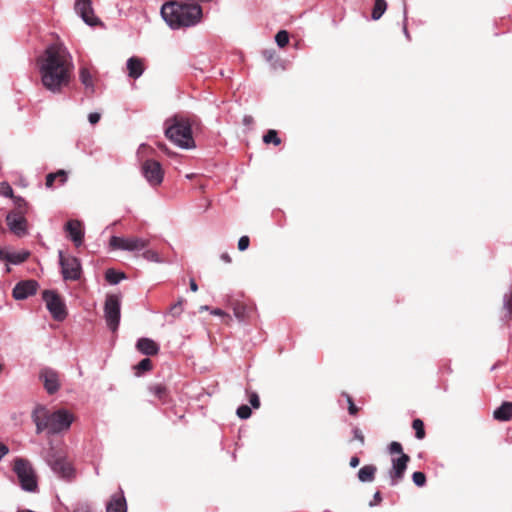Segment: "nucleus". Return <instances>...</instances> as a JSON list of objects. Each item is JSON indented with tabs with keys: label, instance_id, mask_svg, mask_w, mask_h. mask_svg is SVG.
<instances>
[{
	"label": "nucleus",
	"instance_id": "f257e3e1",
	"mask_svg": "<svg viewBox=\"0 0 512 512\" xmlns=\"http://www.w3.org/2000/svg\"><path fill=\"white\" fill-rule=\"evenodd\" d=\"M43 87L54 93H61L70 85L74 64L72 57L63 46L51 44L37 59Z\"/></svg>",
	"mask_w": 512,
	"mask_h": 512
},
{
	"label": "nucleus",
	"instance_id": "f03ea898",
	"mask_svg": "<svg viewBox=\"0 0 512 512\" xmlns=\"http://www.w3.org/2000/svg\"><path fill=\"white\" fill-rule=\"evenodd\" d=\"M160 13L163 20L172 30L194 27L201 22L203 17L200 4L179 0L165 2L161 7Z\"/></svg>",
	"mask_w": 512,
	"mask_h": 512
},
{
	"label": "nucleus",
	"instance_id": "7ed1b4c3",
	"mask_svg": "<svg viewBox=\"0 0 512 512\" xmlns=\"http://www.w3.org/2000/svg\"><path fill=\"white\" fill-rule=\"evenodd\" d=\"M164 134L181 149L195 148L192 124L188 118L173 115L164 121Z\"/></svg>",
	"mask_w": 512,
	"mask_h": 512
},
{
	"label": "nucleus",
	"instance_id": "20e7f679",
	"mask_svg": "<svg viewBox=\"0 0 512 512\" xmlns=\"http://www.w3.org/2000/svg\"><path fill=\"white\" fill-rule=\"evenodd\" d=\"M13 471L19 479L22 490L30 493L38 490L35 471L28 460L19 457L16 458L14 461Z\"/></svg>",
	"mask_w": 512,
	"mask_h": 512
},
{
	"label": "nucleus",
	"instance_id": "39448f33",
	"mask_svg": "<svg viewBox=\"0 0 512 512\" xmlns=\"http://www.w3.org/2000/svg\"><path fill=\"white\" fill-rule=\"evenodd\" d=\"M104 318L107 327L112 332H116L121 320V295L109 294L104 303Z\"/></svg>",
	"mask_w": 512,
	"mask_h": 512
},
{
	"label": "nucleus",
	"instance_id": "423d86ee",
	"mask_svg": "<svg viewBox=\"0 0 512 512\" xmlns=\"http://www.w3.org/2000/svg\"><path fill=\"white\" fill-rule=\"evenodd\" d=\"M42 299L46 308L55 321L62 322L68 316V311L63 298L54 290H44Z\"/></svg>",
	"mask_w": 512,
	"mask_h": 512
},
{
	"label": "nucleus",
	"instance_id": "0eeeda50",
	"mask_svg": "<svg viewBox=\"0 0 512 512\" xmlns=\"http://www.w3.org/2000/svg\"><path fill=\"white\" fill-rule=\"evenodd\" d=\"M46 463L59 478L64 480H71L74 477V468L73 466L66 460V458L51 449L48 451L46 456Z\"/></svg>",
	"mask_w": 512,
	"mask_h": 512
},
{
	"label": "nucleus",
	"instance_id": "6e6552de",
	"mask_svg": "<svg viewBox=\"0 0 512 512\" xmlns=\"http://www.w3.org/2000/svg\"><path fill=\"white\" fill-rule=\"evenodd\" d=\"M61 274L65 281H78L82 276V264L75 256L65 257L62 250L58 252Z\"/></svg>",
	"mask_w": 512,
	"mask_h": 512
},
{
	"label": "nucleus",
	"instance_id": "1a4fd4ad",
	"mask_svg": "<svg viewBox=\"0 0 512 512\" xmlns=\"http://www.w3.org/2000/svg\"><path fill=\"white\" fill-rule=\"evenodd\" d=\"M74 421V415L65 408L52 412L49 423V435H57L70 428Z\"/></svg>",
	"mask_w": 512,
	"mask_h": 512
},
{
	"label": "nucleus",
	"instance_id": "9d476101",
	"mask_svg": "<svg viewBox=\"0 0 512 512\" xmlns=\"http://www.w3.org/2000/svg\"><path fill=\"white\" fill-rule=\"evenodd\" d=\"M141 172L150 186L156 187L163 182L164 172L160 162L154 159H147L142 164Z\"/></svg>",
	"mask_w": 512,
	"mask_h": 512
},
{
	"label": "nucleus",
	"instance_id": "9b49d317",
	"mask_svg": "<svg viewBox=\"0 0 512 512\" xmlns=\"http://www.w3.org/2000/svg\"><path fill=\"white\" fill-rule=\"evenodd\" d=\"M38 377L47 394L54 395L59 391L61 387L60 375L55 369L48 366L43 367Z\"/></svg>",
	"mask_w": 512,
	"mask_h": 512
},
{
	"label": "nucleus",
	"instance_id": "f8f14e48",
	"mask_svg": "<svg viewBox=\"0 0 512 512\" xmlns=\"http://www.w3.org/2000/svg\"><path fill=\"white\" fill-rule=\"evenodd\" d=\"M409 461L410 456L407 454H403V456L392 458V466L391 469L388 471L390 486H397L404 479Z\"/></svg>",
	"mask_w": 512,
	"mask_h": 512
},
{
	"label": "nucleus",
	"instance_id": "ddd939ff",
	"mask_svg": "<svg viewBox=\"0 0 512 512\" xmlns=\"http://www.w3.org/2000/svg\"><path fill=\"white\" fill-rule=\"evenodd\" d=\"M51 414L45 405L37 404L34 407L31 419L36 426V434H41L44 431L48 433Z\"/></svg>",
	"mask_w": 512,
	"mask_h": 512
},
{
	"label": "nucleus",
	"instance_id": "4468645a",
	"mask_svg": "<svg viewBox=\"0 0 512 512\" xmlns=\"http://www.w3.org/2000/svg\"><path fill=\"white\" fill-rule=\"evenodd\" d=\"M6 223L9 230L17 237H24L28 234L27 220L25 214L10 211L6 215Z\"/></svg>",
	"mask_w": 512,
	"mask_h": 512
},
{
	"label": "nucleus",
	"instance_id": "2eb2a0df",
	"mask_svg": "<svg viewBox=\"0 0 512 512\" xmlns=\"http://www.w3.org/2000/svg\"><path fill=\"white\" fill-rule=\"evenodd\" d=\"M39 283L34 279L21 280L13 288L12 295L16 300H24L37 293Z\"/></svg>",
	"mask_w": 512,
	"mask_h": 512
},
{
	"label": "nucleus",
	"instance_id": "dca6fc26",
	"mask_svg": "<svg viewBox=\"0 0 512 512\" xmlns=\"http://www.w3.org/2000/svg\"><path fill=\"white\" fill-rule=\"evenodd\" d=\"M75 10L82 20L89 26H94L98 18L94 16L91 0H77Z\"/></svg>",
	"mask_w": 512,
	"mask_h": 512
},
{
	"label": "nucleus",
	"instance_id": "f3484780",
	"mask_svg": "<svg viewBox=\"0 0 512 512\" xmlns=\"http://www.w3.org/2000/svg\"><path fill=\"white\" fill-rule=\"evenodd\" d=\"M64 230L67 232L69 239L74 243L76 247H80L84 240V231L81 227V222L78 220H69Z\"/></svg>",
	"mask_w": 512,
	"mask_h": 512
},
{
	"label": "nucleus",
	"instance_id": "a211bd4d",
	"mask_svg": "<svg viewBox=\"0 0 512 512\" xmlns=\"http://www.w3.org/2000/svg\"><path fill=\"white\" fill-rule=\"evenodd\" d=\"M136 349L143 355L154 356L158 354L160 347L153 339L141 337L136 342Z\"/></svg>",
	"mask_w": 512,
	"mask_h": 512
},
{
	"label": "nucleus",
	"instance_id": "6ab92c4d",
	"mask_svg": "<svg viewBox=\"0 0 512 512\" xmlns=\"http://www.w3.org/2000/svg\"><path fill=\"white\" fill-rule=\"evenodd\" d=\"M106 512H127V502L122 490L111 496Z\"/></svg>",
	"mask_w": 512,
	"mask_h": 512
},
{
	"label": "nucleus",
	"instance_id": "aec40b11",
	"mask_svg": "<svg viewBox=\"0 0 512 512\" xmlns=\"http://www.w3.org/2000/svg\"><path fill=\"white\" fill-rule=\"evenodd\" d=\"M126 67L128 70V76L133 79L140 78L144 72L143 62L136 56H132L127 60Z\"/></svg>",
	"mask_w": 512,
	"mask_h": 512
},
{
	"label": "nucleus",
	"instance_id": "412c9836",
	"mask_svg": "<svg viewBox=\"0 0 512 512\" xmlns=\"http://www.w3.org/2000/svg\"><path fill=\"white\" fill-rule=\"evenodd\" d=\"M149 241L139 237H126L124 251L134 252L144 250Z\"/></svg>",
	"mask_w": 512,
	"mask_h": 512
},
{
	"label": "nucleus",
	"instance_id": "4be33fe9",
	"mask_svg": "<svg viewBox=\"0 0 512 512\" xmlns=\"http://www.w3.org/2000/svg\"><path fill=\"white\" fill-rule=\"evenodd\" d=\"M493 417L499 421H509L512 419V402L504 401L493 412Z\"/></svg>",
	"mask_w": 512,
	"mask_h": 512
},
{
	"label": "nucleus",
	"instance_id": "5701e85b",
	"mask_svg": "<svg viewBox=\"0 0 512 512\" xmlns=\"http://www.w3.org/2000/svg\"><path fill=\"white\" fill-rule=\"evenodd\" d=\"M79 79H80V82L83 84V86L85 87V89L88 92L94 93L95 86H94L93 76H92L90 70L86 66H81L79 68Z\"/></svg>",
	"mask_w": 512,
	"mask_h": 512
},
{
	"label": "nucleus",
	"instance_id": "b1692460",
	"mask_svg": "<svg viewBox=\"0 0 512 512\" xmlns=\"http://www.w3.org/2000/svg\"><path fill=\"white\" fill-rule=\"evenodd\" d=\"M377 467L373 464L364 465L357 473L358 480L362 483L372 482L375 478Z\"/></svg>",
	"mask_w": 512,
	"mask_h": 512
},
{
	"label": "nucleus",
	"instance_id": "393cba45",
	"mask_svg": "<svg viewBox=\"0 0 512 512\" xmlns=\"http://www.w3.org/2000/svg\"><path fill=\"white\" fill-rule=\"evenodd\" d=\"M56 179H59V185H64L68 180L67 172L63 169H60L57 172L47 174L45 186L50 189L53 188Z\"/></svg>",
	"mask_w": 512,
	"mask_h": 512
},
{
	"label": "nucleus",
	"instance_id": "a878e982",
	"mask_svg": "<svg viewBox=\"0 0 512 512\" xmlns=\"http://www.w3.org/2000/svg\"><path fill=\"white\" fill-rule=\"evenodd\" d=\"M503 310L505 313L502 316V321L512 320V283L509 290L503 295Z\"/></svg>",
	"mask_w": 512,
	"mask_h": 512
},
{
	"label": "nucleus",
	"instance_id": "bb28decb",
	"mask_svg": "<svg viewBox=\"0 0 512 512\" xmlns=\"http://www.w3.org/2000/svg\"><path fill=\"white\" fill-rule=\"evenodd\" d=\"M105 280L110 284V285H117L119 284L122 280H125L127 278L126 274L122 271H117L113 268H109L105 271Z\"/></svg>",
	"mask_w": 512,
	"mask_h": 512
},
{
	"label": "nucleus",
	"instance_id": "cd10ccee",
	"mask_svg": "<svg viewBox=\"0 0 512 512\" xmlns=\"http://www.w3.org/2000/svg\"><path fill=\"white\" fill-rule=\"evenodd\" d=\"M152 368V361L148 357L143 358L133 367L136 377H141L144 373L152 370Z\"/></svg>",
	"mask_w": 512,
	"mask_h": 512
},
{
	"label": "nucleus",
	"instance_id": "c85d7f7f",
	"mask_svg": "<svg viewBox=\"0 0 512 512\" xmlns=\"http://www.w3.org/2000/svg\"><path fill=\"white\" fill-rule=\"evenodd\" d=\"M149 392L157 397L160 401L163 403H166L167 397H168V390L166 386L162 384H156V385H150L148 387Z\"/></svg>",
	"mask_w": 512,
	"mask_h": 512
},
{
	"label": "nucleus",
	"instance_id": "c756f323",
	"mask_svg": "<svg viewBox=\"0 0 512 512\" xmlns=\"http://www.w3.org/2000/svg\"><path fill=\"white\" fill-rule=\"evenodd\" d=\"M387 10V2L385 0H375L371 13V19L379 20Z\"/></svg>",
	"mask_w": 512,
	"mask_h": 512
},
{
	"label": "nucleus",
	"instance_id": "7c9ffc66",
	"mask_svg": "<svg viewBox=\"0 0 512 512\" xmlns=\"http://www.w3.org/2000/svg\"><path fill=\"white\" fill-rule=\"evenodd\" d=\"M30 256V252L27 250H22L18 252H10L8 263L12 265H20L25 262Z\"/></svg>",
	"mask_w": 512,
	"mask_h": 512
},
{
	"label": "nucleus",
	"instance_id": "2f4dec72",
	"mask_svg": "<svg viewBox=\"0 0 512 512\" xmlns=\"http://www.w3.org/2000/svg\"><path fill=\"white\" fill-rule=\"evenodd\" d=\"M263 142L265 144H273L275 146H278L281 144V139L278 136V132L274 129H269L264 135H263Z\"/></svg>",
	"mask_w": 512,
	"mask_h": 512
},
{
	"label": "nucleus",
	"instance_id": "473e14b6",
	"mask_svg": "<svg viewBox=\"0 0 512 512\" xmlns=\"http://www.w3.org/2000/svg\"><path fill=\"white\" fill-rule=\"evenodd\" d=\"M12 199L14 205L16 206L14 211L19 214H27L29 208L27 201L21 196H13Z\"/></svg>",
	"mask_w": 512,
	"mask_h": 512
},
{
	"label": "nucleus",
	"instance_id": "72a5a7b5",
	"mask_svg": "<svg viewBox=\"0 0 512 512\" xmlns=\"http://www.w3.org/2000/svg\"><path fill=\"white\" fill-rule=\"evenodd\" d=\"M289 33L286 30H280L275 35V42L279 48H284L289 43Z\"/></svg>",
	"mask_w": 512,
	"mask_h": 512
},
{
	"label": "nucleus",
	"instance_id": "f704fd0d",
	"mask_svg": "<svg viewBox=\"0 0 512 512\" xmlns=\"http://www.w3.org/2000/svg\"><path fill=\"white\" fill-rule=\"evenodd\" d=\"M412 427L415 430V437L422 440L425 437L424 422L421 419L416 418L412 422Z\"/></svg>",
	"mask_w": 512,
	"mask_h": 512
},
{
	"label": "nucleus",
	"instance_id": "c9c22d12",
	"mask_svg": "<svg viewBox=\"0 0 512 512\" xmlns=\"http://www.w3.org/2000/svg\"><path fill=\"white\" fill-rule=\"evenodd\" d=\"M141 256L149 262H154V263H162L163 262V259L159 256V254L155 250H152V249L144 250L142 252Z\"/></svg>",
	"mask_w": 512,
	"mask_h": 512
},
{
	"label": "nucleus",
	"instance_id": "e433bc0d",
	"mask_svg": "<svg viewBox=\"0 0 512 512\" xmlns=\"http://www.w3.org/2000/svg\"><path fill=\"white\" fill-rule=\"evenodd\" d=\"M183 302L184 299L179 298V300L170 307L169 315L173 318H178L183 312Z\"/></svg>",
	"mask_w": 512,
	"mask_h": 512
},
{
	"label": "nucleus",
	"instance_id": "4c0bfd02",
	"mask_svg": "<svg viewBox=\"0 0 512 512\" xmlns=\"http://www.w3.org/2000/svg\"><path fill=\"white\" fill-rule=\"evenodd\" d=\"M251 408H252L251 406L242 404L237 408L236 414L240 419L246 420V419L250 418V416L252 414Z\"/></svg>",
	"mask_w": 512,
	"mask_h": 512
},
{
	"label": "nucleus",
	"instance_id": "58836bf2",
	"mask_svg": "<svg viewBox=\"0 0 512 512\" xmlns=\"http://www.w3.org/2000/svg\"><path fill=\"white\" fill-rule=\"evenodd\" d=\"M125 239H126V237L111 236L110 241H109L110 246L113 249L124 251Z\"/></svg>",
	"mask_w": 512,
	"mask_h": 512
},
{
	"label": "nucleus",
	"instance_id": "ea45409f",
	"mask_svg": "<svg viewBox=\"0 0 512 512\" xmlns=\"http://www.w3.org/2000/svg\"><path fill=\"white\" fill-rule=\"evenodd\" d=\"M412 481L417 487H423L426 484V475L421 471H415L412 474Z\"/></svg>",
	"mask_w": 512,
	"mask_h": 512
},
{
	"label": "nucleus",
	"instance_id": "a19ab883",
	"mask_svg": "<svg viewBox=\"0 0 512 512\" xmlns=\"http://www.w3.org/2000/svg\"><path fill=\"white\" fill-rule=\"evenodd\" d=\"M407 22H408L407 4H406V2H404V4H403V27H402V30H403V34L405 35L406 39L410 41L411 40V36H410V33L408 31V28H407Z\"/></svg>",
	"mask_w": 512,
	"mask_h": 512
},
{
	"label": "nucleus",
	"instance_id": "79ce46f5",
	"mask_svg": "<svg viewBox=\"0 0 512 512\" xmlns=\"http://www.w3.org/2000/svg\"><path fill=\"white\" fill-rule=\"evenodd\" d=\"M388 451H389L390 454H399V456H403V454H405L403 452L402 444L400 442H397V441H392L388 445Z\"/></svg>",
	"mask_w": 512,
	"mask_h": 512
},
{
	"label": "nucleus",
	"instance_id": "37998d69",
	"mask_svg": "<svg viewBox=\"0 0 512 512\" xmlns=\"http://www.w3.org/2000/svg\"><path fill=\"white\" fill-rule=\"evenodd\" d=\"M0 195L7 198H13V189L8 182L0 183Z\"/></svg>",
	"mask_w": 512,
	"mask_h": 512
},
{
	"label": "nucleus",
	"instance_id": "c03bdc74",
	"mask_svg": "<svg viewBox=\"0 0 512 512\" xmlns=\"http://www.w3.org/2000/svg\"><path fill=\"white\" fill-rule=\"evenodd\" d=\"M342 395L346 398V401L348 403V412H349V414L352 415V416H355L357 414V412H358V407L355 405L352 397L349 394H347V393H343Z\"/></svg>",
	"mask_w": 512,
	"mask_h": 512
},
{
	"label": "nucleus",
	"instance_id": "a18cd8bd",
	"mask_svg": "<svg viewBox=\"0 0 512 512\" xmlns=\"http://www.w3.org/2000/svg\"><path fill=\"white\" fill-rule=\"evenodd\" d=\"M249 403L252 408L258 409L260 407V398L257 392L249 393Z\"/></svg>",
	"mask_w": 512,
	"mask_h": 512
},
{
	"label": "nucleus",
	"instance_id": "49530a36",
	"mask_svg": "<svg viewBox=\"0 0 512 512\" xmlns=\"http://www.w3.org/2000/svg\"><path fill=\"white\" fill-rule=\"evenodd\" d=\"M250 245V239L248 236H241L238 240V249L239 251H245L248 249Z\"/></svg>",
	"mask_w": 512,
	"mask_h": 512
},
{
	"label": "nucleus",
	"instance_id": "de8ad7c7",
	"mask_svg": "<svg viewBox=\"0 0 512 512\" xmlns=\"http://www.w3.org/2000/svg\"><path fill=\"white\" fill-rule=\"evenodd\" d=\"M352 433H353V439L358 440L360 442V444L363 446L365 444V437H364L361 429L358 427H354L352 429Z\"/></svg>",
	"mask_w": 512,
	"mask_h": 512
},
{
	"label": "nucleus",
	"instance_id": "09e8293b",
	"mask_svg": "<svg viewBox=\"0 0 512 512\" xmlns=\"http://www.w3.org/2000/svg\"><path fill=\"white\" fill-rule=\"evenodd\" d=\"M101 115L98 112H92L88 115V121L91 125H95L100 121Z\"/></svg>",
	"mask_w": 512,
	"mask_h": 512
},
{
	"label": "nucleus",
	"instance_id": "8fccbe9b",
	"mask_svg": "<svg viewBox=\"0 0 512 512\" xmlns=\"http://www.w3.org/2000/svg\"><path fill=\"white\" fill-rule=\"evenodd\" d=\"M382 501V495L379 491H376L373 495V499L369 502V507L377 506Z\"/></svg>",
	"mask_w": 512,
	"mask_h": 512
},
{
	"label": "nucleus",
	"instance_id": "3c124183",
	"mask_svg": "<svg viewBox=\"0 0 512 512\" xmlns=\"http://www.w3.org/2000/svg\"><path fill=\"white\" fill-rule=\"evenodd\" d=\"M73 512H92V509H91V506L89 505V503L85 502V503H81L79 504Z\"/></svg>",
	"mask_w": 512,
	"mask_h": 512
},
{
	"label": "nucleus",
	"instance_id": "603ef678",
	"mask_svg": "<svg viewBox=\"0 0 512 512\" xmlns=\"http://www.w3.org/2000/svg\"><path fill=\"white\" fill-rule=\"evenodd\" d=\"M9 453V447L4 444L3 442H0V461Z\"/></svg>",
	"mask_w": 512,
	"mask_h": 512
},
{
	"label": "nucleus",
	"instance_id": "864d4df0",
	"mask_svg": "<svg viewBox=\"0 0 512 512\" xmlns=\"http://www.w3.org/2000/svg\"><path fill=\"white\" fill-rule=\"evenodd\" d=\"M275 56V51L274 50H264L263 51V57L265 58L266 61H272L273 58Z\"/></svg>",
	"mask_w": 512,
	"mask_h": 512
},
{
	"label": "nucleus",
	"instance_id": "5fc2aeb1",
	"mask_svg": "<svg viewBox=\"0 0 512 512\" xmlns=\"http://www.w3.org/2000/svg\"><path fill=\"white\" fill-rule=\"evenodd\" d=\"M9 251L6 250L5 248H1L0 247V260H5L8 262V259H9Z\"/></svg>",
	"mask_w": 512,
	"mask_h": 512
},
{
	"label": "nucleus",
	"instance_id": "6e6d98bb",
	"mask_svg": "<svg viewBox=\"0 0 512 512\" xmlns=\"http://www.w3.org/2000/svg\"><path fill=\"white\" fill-rule=\"evenodd\" d=\"M360 463V459L357 456H353L350 458L349 465L351 468H356Z\"/></svg>",
	"mask_w": 512,
	"mask_h": 512
},
{
	"label": "nucleus",
	"instance_id": "4d7b16f0",
	"mask_svg": "<svg viewBox=\"0 0 512 512\" xmlns=\"http://www.w3.org/2000/svg\"><path fill=\"white\" fill-rule=\"evenodd\" d=\"M220 259L225 263H231L232 259L227 252H224L220 255Z\"/></svg>",
	"mask_w": 512,
	"mask_h": 512
},
{
	"label": "nucleus",
	"instance_id": "13d9d810",
	"mask_svg": "<svg viewBox=\"0 0 512 512\" xmlns=\"http://www.w3.org/2000/svg\"><path fill=\"white\" fill-rule=\"evenodd\" d=\"M189 287H190V290L192 292L198 291V285H197L196 281L193 278H191L190 281H189Z\"/></svg>",
	"mask_w": 512,
	"mask_h": 512
},
{
	"label": "nucleus",
	"instance_id": "bf43d9fd",
	"mask_svg": "<svg viewBox=\"0 0 512 512\" xmlns=\"http://www.w3.org/2000/svg\"><path fill=\"white\" fill-rule=\"evenodd\" d=\"M211 314L217 315V316H223L225 315V312L220 308H215L211 311Z\"/></svg>",
	"mask_w": 512,
	"mask_h": 512
},
{
	"label": "nucleus",
	"instance_id": "052dcab7",
	"mask_svg": "<svg viewBox=\"0 0 512 512\" xmlns=\"http://www.w3.org/2000/svg\"><path fill=\"white\" fill-rule=\"evenodd\" d=\"M252 120H253V119H252V117H251V116H245V117H244V119H243V123H244L245 125H248V124H250V123L252 122Z\"/></svg>",
	"mask_w": 512,
	"mask_h": 512
},
{
	"label": "nucleus",
	"instance_id": "680f3d73",
	"mask_svg": "<svg viewBox=\"0 0 512 512\" xmlns=\"http://www.w3.org/2000/svg\"><path fill=\"white\" fill-rule=\"evenodd\" d=\"M10 271H11V269H10L9 265H6L5 272L9 273Z\"/></svg>",
	"mask_w": 512,
	"mask_h": 512
},
{
	"label": "nucleus",
	"instance_id": "e2e57ef3",
	"mask_svg": "<svg viewBox=\"0 0 512 512\" xmlns=\"http://www.w3.org/2000/svg\"><path fill=\"white\" fill-rule=\"evenodd\" d=\"M498 367V364H494L492 367H491V371H494L496 368Z\"/></svg>",
	"mask_w": 512,
	"mask_h": 512
},
{
	"label": "nucleus",
	"instance_id": "0e129e2a",
	"mask_svg": "<svg viewBox=\"0 0 512 512\" xmlns=\"http://www.w3.org/2000/svg\"><path fill=\"white\" fill-rule=\"evenodd\" d=\"M3 369H4V365L0 364V374L2 373Z\"/></svg>",
	"mask_w": 512,
	"mask_h": 512
},
{
	"label": "nucleus",
	"instance_id": "69168bd1",
	"mask_svg": "<svg viewBox=\"0 0 512 512\" xmlns=\"http://www.w3.org/2000/svg\"><path fill=\"white\" fill-rule=\"evenodd\" d=\"M208 309H209V307H208V306H202V307H201V310H208Z\"/></svg>",
	"mask_w": 512,
	"mask_h": 512
}]
</instances>
